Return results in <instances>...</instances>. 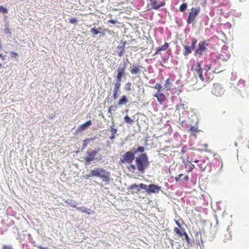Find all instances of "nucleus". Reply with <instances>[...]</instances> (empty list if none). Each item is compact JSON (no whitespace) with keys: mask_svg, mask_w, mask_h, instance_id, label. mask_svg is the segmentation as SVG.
Segmentation results:
<instances>
[{"mask_svg":"<svg viewBox=\"0 0 249 249\" xmlns=\"http://www.w3.org/2000/svg\"><path fill=\"white\" fill-rule=\"evenodd\" d=\"M209 69H210V67H209V68H208V69L206 70V71H208Z\"/></svg>","mask_w":249,"mask_h":249,"instance_id":"obj_47","label":"nucleus"},{"mask_svg":"<svg viewBox=\"0 0 249 249\" xmlns=\"http://www.w3.org/2000/svg\"><path fill=\"white\" fill-rule=\"evenodd\" d=\"M206 44L204 41L200 42L198 44V48L196 50V53L202 55L204 53L206 50Z\"/></svg>","mask_w":249,"mask_h":249,"instance_id":"obj_8","label":"nucleus"},{"mask_svg":"<svg viewBox=\"0 0 249 249\" xmlns=\"http://www.w3.org/2000/svg\"><path fill=\"white\" fill-rule=\"evenodd\" d=\"M90 32L92 34H93L94 35H96L99 33V31L95 28H92L90 30Z\"/></svg>","mask_w":249,"mask_h":249,"instance_id":"obj_36","label":"nucleus"},{"mask_svg":"<svg viewBox=\"0 0 249 249\" xmlns=\"http://www.w3.org/2000/svg\"><path fill=\"white\" fill-rule=\"evenodd\" d=\"M11 247H8L6 246H3V249H12Z\"/></svg>","mask_w":249,"mask_h":249,"instance_id":"obj_43","label":"nucleus"},{"mask_svg":"<svg viewBox=\"0 0 249 249\" xmlns=\"http://www.w3.org/2000/svg\"><path fill=\"white\" fill-rule=\"evenodd\" d=\"M91 124H92L91 121L90 120H89V121L86 122V123H85L84 124L80 125L79 126V130H84L88 127H89L90 125H91Z\"/></svg>","mask_w":249,"mask_h":249,"instance_id":"obj_14","label":"nucleus"},{"mask_svg":"<svg viewBox=\"0 0 249 249\" xmlns=\"http://www.w3.org/2000/svg\"><path fill=\"white\" fill-rule=\"evenodd\" d=\"M123 73H124V69L121 68H119L118 70V73H117V76L116 79L121 80V78L123 76Z\"/></svg>","mask_w":249,"mask_h":249,"instance_id":"obj_17","label":"nucleus"},{"mask_svg":"<svg viewBox=\"0 0 249 249\" xmlns=\"http://www.w3.org/2000/svg\"><path fill=\"white\" fill-rule=\"evenodd\" d=\"M2 12L4 14H6L8 12L7 9L4 7L3 6L0 5V13Z\"/></svg>","mask_w":249,"mask_h":249,"instance_id":"obj_31","label":"nucleus"},{"mask_svg":"<svg viewBox=\"0 0 249 249\" xmlns=\"http://www.w3.org/2000/svg\"><path fill=\"white\" fill-rule=\"evenodd\" d=\"M139 188H140L139 186L138 185H136V184H133V185H131V187H130L131 189H132L133 190H135L136 191H140Z\"/></svg>","mask_w":249,"mask_h":249,"instance_id":"obj_30","label":"nucleus"},{"mask_svg":"<svg viewBox=\"0 0 249 249\" xmlns=\"http://www.w3.org/2000/svg\"><path fill=\"white\" fill-rule=\"evenodd\" d=\"M150 4L153 7V9H158L160 7H162L164 5V3L161 2L160 3H158L157 1L155 0H150Z\"/></svg>","mask_w":249,"mask_h":249,"instance_id":"obj_10","label":"nucleus"},{"mask_svg":"<svg viewBox=\"0 0 249 249\" xmlns=\"http://www.w3.org/2000/svg\"><path fill=\"white\" fill-rule=\"evenodd\" d=\"M199 11V8H193L192 9L191 12L189 13V15L187 19V22L188 23H191L193 22L196 17L198 14Z\"/></svg>","mask_w":249,"mask_h":249,"instance_id":"obj_7","label":"nucleus"},{"mask_svg":"<svg viewBox=\"0 0 249 249\" xmlns=\"http://www.w3.org/2000/svg\"><path fill=\"white\" fill-rule=\"evenodd\" d=\"M135 164H131L128 166V169L132 172H135L137 169L139 172L142 174L144 172L145 169L149 166L148 157L145 153L141 154L135 158Z\"/></svg>","mask_w":249,"mask_h":249,"instance_id":"obj_1","label":"nucleus"},{"mask_svg":"<svg viewBox=\"0 0 249 249\" xmlns=\"http://www.w3.org/2000/svg\"><path fill=\"white\" fill-rule=\"evenodd\" d=\"M184 54L186 55L192 52V49L190 48L189 46L185 45L184 46Z\"/></svg>","mask_w":249,"mask_h":249,"instance_id":"obj_19","label":"nucleus"},{"mask_svg":"<svg viewBox=\"0 0 249 249\" xmlns=\"http://www.w3.org/2000/svg\"><path fill=\"white\" fill-rule=\"evenodd\" d=\"M196 67V68L193 71L195 77H197L198 76L201 81H203L204 78L202 75L203 70L201 68L200 63H197V65Z\"/></svg>","mask_w":249,"mask_h":249,"instance_id":"obj_5","label":"nucleus"},{"mask_svg":"<svg viewBox=\"0 0 249 249\" xmlns=\"http://www.w3.org/2000/svg\"><path fill=\"white\" fill-rule=\"evenodd\" d=\"M125 89L127 90H131V83H128L125 85Z\"/></svg>","mask_w":249,"mask_h":249,"instance_id":"obj_39","label":"nucleus"},{"mask_svg":"<svg viewBox=\"0 0 249 249\" xmlns=\"http://www.w3.org/2000/svg\"><path fill=\"white\" fill-rule=\"evenodd\" d=\"M120 85H121V80L116 79V82L115 84V86H114V89H116V90H119Z\"/></svg>","mask_w":249,"mask_h":249,"instance_id":"obj_22","label":"nucleus"},{"mask_svg":"<svg viewBox=\"0 0 249 249\" xmlns=\"http://www.w3.org/2000/svg\"><path fill=\"white\" fill-rule=\"evenodd\" d=\"M149 185H146L145 184H144L143 183H141L139 185V187L142 189H144L145 190L146 192H147L148 189Z\"/></svg>","mask_w":249,"mask_h":249,"instance_id":"obj_24","label":"nucleus"},{"mask_svg":"<svg viewBox=\"0 0 249 249\" xmlns=\"http://www.w3.org/2000/svg\"><path fill=\"white\" fill-rule=\"evenodd\" d=\"M154 97L157 98V100L160 103H161L165 100V96L161 92H158L156 93L154 95Z\"/></svg>","mask_w":249,"mask_h":249,"instance_id":"obj_13","label":"nucleus"},{"mask_svg":"<svg viewBox=\"0 0 249 249\" xmlns=\"http://www.w3.org/2000/svg\"><path fill=\"white\" fill-rule=\"evenodd\" d=\"M182 234H183V236L184 237V239L187 241L188 243H189L190 238H189L187 233L186 232L184 231L183 232Z\"/></svg>","mask_w":249,"mask_h":249,"instance_id":"obj_34","label":"nucleus"},{"mask_svg":"<svg viewBox=\"0 0 249 249\" xmlns=\"http://www.w3.org/2000/svg\"><path fill=\"white\" fill-rule=\"evenodd\" d=\"M132 149H135L136 151V154L137 152H143L144 151V148L143 147L139 146L137 149L136 148H133Z\"/></svg>","mask_w":249,"mask_h":249,"instance_id":"obj_27","label":"nucleus"},{"mask_svg":"<svg viewBox=\"0 0 249 249\" xmlns=\"http://www.w3.org/2000/svg\"><path fill=\"white\" fill-rule=\"evenodd\" d=\"M154 88L156 89H158V92H160L161 91H162V87L161 86L160 84H156L154 87Z\"/></svg>","mask_w":249,"mask_h":249,"instance_id":"obj_25","label":"nucleus"},{"mask_svg":"<svg viewBox=\"0 0 249 249\" xmlns=\"http://www.w3.org/2000/svg\"><path fill=\"white\" fill-rule=\"evenodd\" d=\"M119 90H116V89H114V93H113V97L114 99H116L117 98L118 96L119 95L118 93Z\"/></svg>","mask_w":249,"mask_h":249,"instance_id":"obj_35","label":"nucleus"},{"mask_svg":"<svg viewBox=\"0 0 249 249\" xmlns=\"http://www.w3.org/2000/svg\"><path fill=\"white\" fill-rule=\"evenodd\" d=\"M95 138H91L89 139H85L84 141L83 144V148H86L87 145L92 141H94Z\"/></svg>","mask_w":249,"mask_h":249,"instance_id":"obj_16","label":"nucleus"},{"mask_svg":"<svg viewBox=\"0 0 249 249\" xmlns=\"http://www.w3.org/2000/svg\"><path fill=\"white\" fill-rule=\"evenodd\" d=\"M93 176L100 177L103 179H107V173L102 168H98L95 170H91L88 177L89 178Z\"/></svg>","mask_w":249,"mask_h":249,"instance_id":"obj_2","label":"nucleus"},{"mask_svg":"<svg viewBox=\"0 0 249 249\" xmlns=\"http://www.w3.org/2000/svg\"><path fill=\"white\" fill-rule=\"evenodd\" d=\"M110 131H111V135L110 136V139H113V138H114L115 134L116 133L117 130L116 129L113 128V127H111Z\"/></svg>","mask_w":249,"mask_h":249,"instance_id":"obj_21","label":"nucleus"},{"mask_svg":"<svg viewBox=\"0 0 249 249\" xmlns=\"http://www.w3.org/2000/svg\"><path fill=\"white\" fill-rule=\"evenodd\" d=\"M65 202L73 208H77L76 205H75L72 203V200H71L70 201H69V200H67L65 201Z\"/></svg>","mask_w":249,"mask_h":249,"instance_id":"obj_32","label":"nucleus"},{"mask_svg":"<svg viewBox=\"0 0 249 249\" xmlns=\"http://www.w3.org/2000/svg\"><path fill=\"white\" fill-rule=\"evenodd\" d=\"M97 152L95 150L92 151H88L86 152L87 156L85 157V160L87 163H89L95 159V157L97 155Z\"/></svg>","mask_w":249,"mask_h":249,"instance_id":"obj_6","label":"nucleus"},{"mask_svg":"<svg viewBox=\"0 0 249 249\" xmlns=\"http://www.w3.org/2000/svg\"><path fill=\"white\" fill-rule=\"evenodd\" d=\"M76 210L83 213H86L89 215L94 213V211H91L89 209H87L86 207L82 206L81 207H77Z\"/></svg>","mask_w":249,"mask_h":249,"instance_id":"obj_11","label":"nucleus"},{"mask_svg":"<svg viewBox=\"0 0 249 249\" xmlns=\"http://www.w3.org/2000/svg\"><path fill=\"white\" fill-rule=\"evenodd\" d=\"M176 224L179 227H180V224L179 223V222L177 221H176Z\"/></svg>","mask_w":249,"mask_h":249,"instance_id":"obj_45","label":"nucleus"},{"mask_svg":"<svg viewBox=\"0 0 249 249\" xmlns=\"http://www.w3.org/2000/svg\"><path fill=\"white\" fill-rule=\"evenodd\" d=\"M128 102V100L126 98V97L124 95L122 98L119 100L118 104L119 105H122L124 104H125Z\"/></svg>","mask_w":249,"mask_h":249,"instance_id":"obj_20","label":"nucleus"},{"mask_svg":"<svg viewBox=\"0 0 249 249\" xmlns=\"http://www.w3.org/2000/svg\"><path fill=\"white\" fill-rule=\"evenodd\" d=\"M168 47V44L167 43H165L164 45H163L161 47H160L158 49V50H157V52L156 53V54L158 53L159 51L166 50L167 49Z\"/></svg>","mask_w":249,"mask_h":249,"instance_id":"obj_18","label":"nucleus"},{"mask_svg":"<svg viewBox=\"0 0 249 249\" xmlns=\"http://www.w3.org/2000/svg\"><path fill=\"white\" fill-rule=\"evenodd\" d=\"M135 154H136L135 149H132L126 152L123 156V162L131 163L134 159L135 160Z\"/></svg>","mask_w":249,"mask_h":249,"instance_id":"obj_4","label":"nucleus"},{"mask_svg":"<svg viewBox=\"0 0 249 249\" xmlns=\"http://www.w3.org/2000/svg\"><path fill=\"white\" fill-rule=\"evenodd\" d=\"M196 43H197V40L195 38H193L192 39V44H191V46H189L190 48H191L192 50L194 49L195 46H196Z\"/></svg>","mask_w":249,"mask_h":249,"instance_id":"obj_26","label":"nucleus"},{"mask_svg":"<svg viewBox=\"0 0 249 249\" xmlns=\"http://www.w3.org/2000/svg\"><path fill=\"white\" fill-rule=\"evenodd\" d=\"M77 22V19L76 18H72L70 19V22L72 24L76 23Z\"/></svg>","mask_w":249,"mask_h":249,"instance_id":"obj_38","label":"nucleus"},{"mask_svg":"<svg viewBox=\"0 0 249 249\" xmlns=\"http://www.w3.org/2000/svg\"><path fill=\"white\" fill-rule=\"evenodd\" d=\"M183 175L182 174H180L177 177H176V179L177 181H178V180H179L181 179V178L182 177Z\"/></svg>","mask_w":249,"mask_h":249,"instance_id":"obj_41","label":"nucleus"},{"mask_svg":"<svg viewBox=\"0 0 249 249\" xmlns=\"http://www.w3.org/2000/svg\"><path fill=\"white\" fill-rule=\"evenodd\" d=\"M235 146H237V143H235Z\"/></svg>","mask_w":249,"mask_h":249,"instance_id":"obj_48","label":"nucleus"},{"mask_svg":"<svg viewBox=\"0 0 249 249\" xmlns=\"http://www.w3.org/2000/svg\"><path fill=\"white\" fill-rule=\"evenodd\" d=\"M194 168V165L193 164H191L189 168V170L191 171Z\"/></svg>","mask_w":249,"mask_h":249,"instance_id":"obj_44","label":"nucleus"},{"mask_svg":"<svg viewBox=\"0 0 249 249\" xmlns=\"http://www.w3.org/2000/svg\"><path fill=\"white\" fill-rule=\"evenodd\" d=\"M124 120L126 123H128L129 124H131L133 122V120L128 116H126L124 117Z\"/></svg>","mask_w":249,"mask_h":249,"instance_id":"obj_23","label":"nucleus"},{"mask_svg":"<svg viewBox=\"0 0 249 249\" xmlns=\"http://www.w3.org/2000/svg\"><path fill=\"white\" fill-rule=\"evenodd\" d=\"M6 56V55H3V54H2V53H0V58L2 60H4Z\"/></svg>","mask_w":249,"mask_h":249,"instance_id":"obj_42","label":"nucleus"},{"mask_svg":"<svg viewBox=\"0 0 249 249\" xmlns=\"http://www.w3.org/2000/svg\"><path fill=\"white\" fill-rule=\"evenodd\" d=\"M184 179H185V180H187V179H188V176H186V177H184Z\"/></svg>","mask_w":249,"mask_h":249,"instance_id":"obj_46","label":"nucleus"},{"mask_svg":"<svg viewBox=\"0 0 249 249\" xmlns=\"http://www.w3.org/2000/svg\"><path fill=\"white\" fill-rule=\"evenodd\" d=\"M197 161H198V160H196L195 161V162H197Z\"/></svg>","mask_w":249,"mask_h":249,"instance_id":"obj_49","label":"nucleus"},{"mask_svg":"<svg viewBox=\"0 0 249 249\" xmlns=\"http://www.w3.org/2000/svg\"><path fill=\"white\" fill-rule=\"evenodd\" d=\"M174 231L180 236H183V233L177 228H175Z\"/></svg>","mask_w":249,"mask_h":249,"instance_id":"obj_28","label":"nucleus"},{"mask_svg":"<svg viewBox=\"0 0 249 249\" xmlns=\"http://www.w3.org/2000/svg\"><path fill=\"white\" fill-rule=\"evenodd\" d=\"M10 54H11V57L12 58H16L17 57H18V53H15L14 52H10Z\"/></svg>","mask_w":249,"mask_h":249,"instance_id":"obj_37","label":"nucleus"},{"mask_svg":"<svg viewBox=\"0 0 249 249\" xmlns=\"http://www.w3.org/2000/svg\"><path fill=\"white\" fill-rule=\"evenodd\" d=\"M163 89L166 90H170L173 87L171 80L169 78L165 80V83L163 85Z\"/></svg>","mask_w":249,"mask_h":249,"instance_id":"obj_12","label":"nucleus"},{"mask_svg":"<svg viewBox=\"0 0 249 249\" xmlns=\"http://www.w3.org/2000/svg\"><path fill=\"white\" fill-rule=\"evenodd\" d=\"M1 64H0V67H1Z\"/></svg>","mask_w":249,"mask_h":249,"instance_id":"obj_50","label":"nucleus"},{"mask_svg":"<svg viewBox=\"0 0 249 249\" xmlns=\"http://www.w3.org/2000/svg\"><path fill=\"white\" fill-rule=\"evenodd\" d=\"M225 90L223 87L219 83L213 84L211 89V92L215 96H221L224 93Z\"/></svg>","mask_w":249,"mask_h":249,"instance_id":"obj_3","label":"nucleus"},{"mask_svg":"<svg viewBox=\"0 0 249 249\" xmlns=\"http://www.w3.org/2000/svg\"><path fill=\"white\" fill-rule=\"evenodd\" d=\"M116 23H119L116 20L110 19V27H111V24H115Z\"/></svg>","mask_w":249,"mask_h":249,"instance_id":"obj_40","label":"nucleus"},{"mask_svg":"<svg viewBox=\"0 0 249 249\" xmlns=\"http://www.w3.org/2000/svg\"><path fill=\"white\" fill-rule=\"evenodd\" d=\"M192 133H195L198 131V128L197 127L192 126L189 130Z\"/></svg>","mask_w":249,"mask_h":249,"instance_id":"obj_33","label":"nucleus"},{"mask_svg":"<svg viewBox=\"0 0 249 249\" xmlns=\"http://www.w3.org/2000/svg\"><path fill=\"white\" fill-rule=\"evenodd\" d=\"M160 189V187L154 184H151L149 185L147 191L148 194L158 193Z\"/></svg>","mask_w":249,"mask_h":249,"instance_id":"obj_9","label":"nucleus"},{"mask_svg":"<svg viewBox=\"0 0 249 249\" xmlns=\"http://www.w3.org/2000/svg\"><path fill=\"white\" fill-rule=\"evenodd\" d=\"M187 7V5L186 3H183L180 6V8H179L181 12H183L186 10Z\"/></svg>","mask_w":249,"mask_h":249,"instance_id":"obj_29","label":"nucleus"},{"mask_svg":"<svg viewBox=\"0 0 249 249\" xmlns=\"http://www.w3.org/2000/svg\"><path fill=\"white\" fill-rule=\"evenodd\" d=\"M140 71V69L138 67L133 66L131 67L130 72L132 74L139 73Z\"/></svg>","mask_w":249,"mask_h":249,"instance_id":"obj_15","label":"nucleus"}]
</instances>
